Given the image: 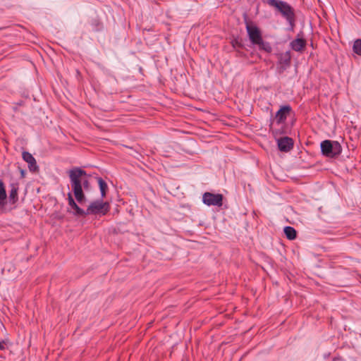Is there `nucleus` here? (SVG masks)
<instances>
[{"label":"nucleus","instance_id":"17","mask_svg":"<svg viewBox=\"0 0 361 361\" xmlns=\"http://www.w3.org/2000/svg\"><path fill=\"white\" fill-rule=\"evenodd\" d=\"M11 186V189L9 192V197L11 200H15L18 196V188L14 184H12Z\"/></svg>","mask_w":361,"mask_h":361},{"label":"nucleus","instance_id":"10","mask_svg":"<svg viewBox=\"0 0 361 361\" xmlns=\"http://www.w3.org/2000/svg\"><path fill=\"white\" fill-rule=\"evenodd\" d=\"M306 42L302 38H296L290 42V47L295 51H302L305 47Z\"/></svg>","mask_w":361,"mask_h":361},{"label":"nucleus","instance_id":"6","mask_svg":"<svg viewBox=\"0 0 361 361\" xmlns=\"http://www.w3.org/2000/svg\"><path fill=\"white\" fill-rule=\"evenodd\" d=\"M223 195L221 194H214L212 192H206L202 195V202L207 206H217L222 205Z\"/></svg>","mask_w":361,"mask_h":361},{"label":"nucleus","instance_id":"1","mask_svg":"<svg viewBox=\"0 0 361 361\" xmlns=\"http://www.w3.org/2000/svg\"><path fill=\"white\" fill-rule=\"evenodd\" d=\"M68 173L74 197L81 204L86 200L84 190H89L90 188V176L80 167H73Z\"/></svg>","mask_w":361,"mask_h":361},{"label":"nucleus","instance_id":"2","mask_svg":"<svg viewBox=\"0 0 361 361\" xmlns=\"http://www.w3.org/2000/svg\"><path fill=\"white\" fill-rule=\"evenodd\" d=\"M68 206L73 209L74 215L87 216V215H98L104 216L110 210V204L108 202H104L102 200H97L92 202L86 210L81 209L75 202L73 197L72 193H68Z\"/></svg>","mask_w":361,"mask_h":361},{"label":"nucleus","instance_id":"11","mask_svg":"<svg viewBox=\"0 0 361 361\" xmlns=\"http://www.w3.org/2000/svg\"><path fill=\"white\" fill-rule=\"evenodd\" d=\"M290 57L286 56L284 57H281L279 61V71L281 73L283 72L290 65Z\"/></svg>","mask_w":361,"mask_h":361},{"label":"nucleus","instance_id":"5","mask_svg":"<svg viewBox=\"0 0 361 361\" xmlns=\"http://www.w3.org/2000/svg\"><path fill=\"white\" fill-rule=\"evenodd\" d=\"M246 31L252 44L256 45L262 39L260 30L254 23H246Z\"/></svg>","mask_w":361,"mask_h":361},{"label":"nucleus","instance_id":"15","mask_svg":"<svg viewBox=\"0 0 361 361\" xmlns=\"http://www.w3.org/2000/svg\"><path fill=\"white\" fill-rule=\"evenodd\" d=\"M256 45L259 46V49L264 50L266 52H271L272 51V47L269 42H264L263 39H261V41L259 42Z\"/></svg>","mask_w":361,"mask_h":361},{"label":"nucleus","instance_id":"3","mask_svg":"<svg viewBox=\"0 0 361 361\" xmlns=\"http://www.w3.org/2000/svg\"><path fill=\"white\" fill-rule=\"evenodd\" d=\"M263 2L275 8L286 20L291 29H293L295 22V12L289 4L281 0H263Z\"/></svg>","mask_w":361,"mask_h":361},{"label":"nucleus","instance_id":"9","mask_svg":"<svg viewBox=\"0 0 361 361\" xmlns=\"http://www.w3.org/2000/svg\"><path fill=\"white\" fill-rule=\"evenodd\" d=\"M22 155L23 160L28 164L30 171H35L38 168L35 157L30 152H23Z\"/></svg>","mask_w":361,"mask_h":361},{"label":"nucleus","instance_id":"8","mask_svg":"<svg viewBox=\"0 0 361 361\" xmlns=\"http://www.w3.org/2000/svg\"><path fill=\"white\" fill-rule=\"evenodd\" d=\"M291 111V107L289 105L282 106L279 110L276 113V123L280 124L284 123L287 119L288 116Z\"/></svg>","mask_w":361,"mask_h":361},{"label":"nucleus","instance_id":"4","mask_svg":"<svg viewBox=\"0 0 361 361\" xmlns=\"http://www.w3.org/2000/svg\"><path fill=\"white\" fill-rule=\"evenodd\" d=\"M320 147L322 154L330 158L338 156L342 152V147L338 141L324 140Z\"/></svg>","mask_w":361,"mask_h":361},{"label":"nucleus","instance_id":"12","mask_svg":"<svg viewBox=\"0 0 361 361\" xmlns=\"http://www.w3.org/2000/svg\"><path fill=\"white\" fill-rule=\"evenodd\" d=\"M97 180L99 184L101 197H102V198H103L106 196V190L108 189V185H107L106 183L105 182V180L101 177H97Z\"/></svg>","mask_w":361,"mask_h":361},{"label":"nucleus","instance_id":"13","mask_svg":"<svg viewBox=\"0 0 361 361\" xmlns=\"http://www.w3.org/2000/svg\"><path fill=\"white\" fill-rule=\"evenodd\" d=\"M6 191L4 182L0 179V205L4 206L6 203Z\"/></svg>","mask_w":361,"mask_h":361},{"label":"nucleus","instance_id":"18","mask_svg":"<svg viewBox=\"0 0 361 361\" xmlns=\"http://www.w3.org/2000/svg\"><path fill=\"white\" fill-rule=\"evenodd\" d=\"M4 344L3 342H1L0 341V350H4Z\"/></svg>","mask_w":361,"mask_h":361},{"label":"nucleus","instance_id":"16","mask_svg":"<svg viewBox=\"0 0 361 361\" xmlns=\"http://www.w3.org/2000/svg\"><path fill=\"white\" fill-rule=\"evenodd\" d=\"M353 49L355 54L361 56V39H356L354 42Z\"/></svg>","mask_w":361,"mask_h":361},{"label":"nucleus","instance_id":"7","mask_svg":"<svg viewBox=\"0 0 361 361\" xmlns=\"http://www.w3.org/2000/svg\"><path fill=\"white\" fill-rule=\"evenodd\" d=\"M278 148L281 152H288L293 147V140L289 137H283L276 140Z\"/></svg>","mask_w":361,"mask_h":361},{"label":"nucleus","instance_id":"14","mask_svg":"<svg viewBox=\"0 0 361 361\" xmlns=\"http://www.w3.org/2000/svg\"><path fill=\"white\" fill-rule=\"evenodd\" d=\"M286 238L289 240H294L296 238V231L293 227L286 226L283 229Z\"/></svg>","mask_w":361,"mask_h":361}]
</instances>
